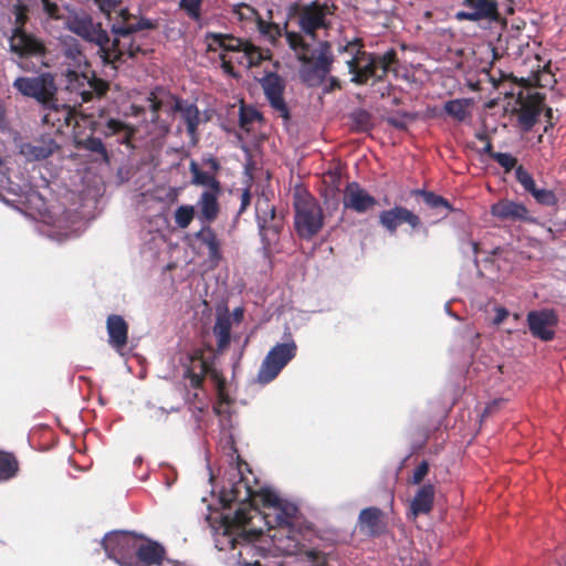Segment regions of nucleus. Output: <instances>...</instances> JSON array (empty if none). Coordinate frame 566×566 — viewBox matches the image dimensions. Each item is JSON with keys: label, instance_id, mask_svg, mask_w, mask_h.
<instances>
[{"label": "nucleus", "instance_id": "nucleus-1", "mask_svg": "<svg viewBox=\"0 0 566 566\" xmlns=\"http://www.w3.org/2000/svg\"><path fill=\"white\" fill-rule=\"evenodd\" d=\"M256 499H260L263 507L269 510L264 518L275 549L284 555H296L303 552L306 544L311 543L314 530L303 521L298 507L282 501L275 493L263 488L255 489L254 501Z\"/></svg>", "mask_w": 566, "mask_h": 566}, {"label": "nucleus", "instance_id": "nucleus-2", "mask_svg": "<svg viewBox=\"0 0 566 566\" xmlns=\"http://www.w3.org/2000/svg\"><path fill=\"white\" fill-rule=\"evenodd\" d=\"M339 51L349 55L346 65L350 81L357 85H365L369 80L382 82L389 72H398L399 59L394 49L382 54L370 53L364 50L361 39H354L339 45Z\"/></svg>", "mask_w": 566, "mask_h": 566}, {"label": "nucleus", "instance_id": "nucleus-3", "mask_svg": "<svg viewBox=\"0 0 566 566\" xmlns=\"http://www.w3.org/2000/svg\"><path fill=\"white\" fill-rule=\"evenodd\" d=\"M248 521L247 511H235L233 514H224L221 517L217 530L216 546L219 551L237 553L238 562L242 566H261L260 557L263 556L261 548L252 542L254 532H247L244 526Z\"/></svg>", "mask_w": 566, "mask_h": 566}, {"label": "nucleus", "instance_id": "nucleus-4", "mask_svg": "<svg viewBox=\"0 0 566 566\" xmlns=\"http://www.w3.org/2000/svg\"><path fill=\"white\" fill-rule=\"evenodd\" d=\"M66 28L84 41L95 44L98 48L97 53L104 64H116V60L122 54L118 49V35L111 39L102 22L95 21L92 15L82 12L70 18L66 22Z\"/></svg>", "mask_w": 566, "mask_h": 566}, {"label": "nucleus", "instance_id": "nucleus-5", "mask_svg": "<svg viewBox=\"0 0 566 566\" xmlns=\"http://www.w3.org/2000/svg\"><path fill=\"white\" fill-rule=\"evenodd\" d=\"M229 479L220 491V501L224 507L238 503L235 511L245 510L248 521L253 518L252 513L259 514L254 507L255 489L250 484L248 476H254L249 464L240 455L237 457V465L229 472ZM255 481V478H253Z\"/></svg>", "mask_w": 566, "mask_h": 566}, {"label": "nucleus", "instance_id": "nucleus-6", "mask_svg": "<svg viewBox=\"0 0 566 566\" xmlns=\"http://www.w3.org/2000/svg\"><path fill=\"white\" fill-rule=\"evenodd\" d=\"M181 364L185 368L184 376L190 380L192 388H201L205 377L209 376L216 384L219 399L222 402H228L226 379L221 373L213 367L211 357H206L203 349H193L187 354Z\"/></svg>", "mask_w": 566, "mask_h": 566}, {"label": "nucleus", "instance_id": "nucleus-7", "mask_svg": "<svg viewBox=\"0 0 566 566\" xmlns=\"http://www.w3.org/2000/svg\"><path fill=\"white\" fill-rule=\"evenodd\" d=\"M294 227L304 240L313 239L324 227V213L319 202L308 192L294 198Z\"/></svg>", "mask_w": 566, "mask_h": 566}, {"label": "nucleus", "instance_id": "nucleus-8", "mask_svg": "<svg viewBox=\"0 0 566 566\" xmlns=\"http://www.w3.org/2000/svg\"><path fill=\"white\" fill-rule=\"evenodd\" d=\"M298 59L304 63L301 76L310 86L319 85L332 70L334 57L331 44L319 42L317 48L310 52H301Z\"/></svg>", "mask_w": 566, "mask_h": 566}, {"label": "nucleus", "instance_id": "nucleus-9", "mask_svg": "<svg viewBox=\"0 0 566 566\" xmlns=\"http://www.w3.org/2000/svg\"><path fill=\"white\" fill-rule=\"evenodd\" d=\"M297 355V345L293 338L275 344L265 355L259 368L256 380L261 385L273 381Z\"/></svg>", "mask_w": 566, "mask_h": 566}, {"label": "nucleus", "instance_id": "nucleus-10", "mask_svg": "<svg viewBox=\"0 0 566 566\" xmlns=\"http://www.w3.org/2000/svg\"><path fill=\"white\" fill-rule=\"evenodd\" d=\"M255 218L264 247L277 240L283 228V219L276 214L270 193L262 191L255 201Z\"/></svg>", "mask_w": 566, "mask_h": 566}, {"label": "nucleus", "instance_id": "nucleus-11", "mask_svg": "<svg viewBox=\"0 0 566 566\" xmlns=\"http://www.w3.org/2000/svg\"><path fill=\"white\" fill-rule=\"evenodd\" d=\"M12 86L23 96L32 97L42 105H46L51 102L57 92L54 77L51 73H42L34 77H17Z\"/></svg>", "mask_w": 566, "mask_h": 566}, {"label": "nucleus", "instance_id": "nucleus-12", "mask_svg": "<svg viewBox=\"0 0 566 566\" xmlns=\"http://www.w3.org/2000/svg\"><path fill=\"white\" fill-rule=\"evenodd\" d=\"M335 6L313 1L308 4H294V13L298 18L301 30L307 35L315 36L317 30L326 28V15L333 13Z\"/></svg>", "mask_w": 566, "mask_h": 566}, {"label": "nucleus", "instance_id": "nucleus-13", "mask_svg": "<svg viewBox=\"0 0 566 566\" xmlns=\"http://www.w3.org/2000/svg\"><path fill=\"white\" fill-rule=\"evenodd\" d=\"M464 7L455 13L458 21H499L500 11L497 0H462Z\"/></svg>", "mask_w": 566, "mask_h": 566}, {"label": "nucleus", "instance_id": "nucleus-14", "mask_svg": "<svg viewBox=\"0 0 566 566\" xmlns=\"http://www.w3.org/2000/svg\"><path fill=\"white\" fill-rule=\"evenodd\" d=\"M260 85L273 111L285 120L290 119V109L283 96L285 81L277 73L269 72L260 80Z\"/></svg>", "mask_w": 566, "mask_h": 566}, {"label": "nucleus", "instance_id": "nucleus-15", "mask_svg": "<svg viewBox=\"0 0 566 566\" xmlns=\"http://www.w3.org/2000/svg\"><path fill=\"white\" fill-rule=\"evenodd\" d=\"M528 329L533 337L549 342L555 337L557 315L552 310L531 311L526 316Z\"/></svg>", "mask_w": 566, "mask_h": 566}, {"label": "nucleus", "instance_id": "nucleus-16", "mask_svg": "<svg viewBox=\"0 0 566 566\" xmlns=\"http://www.w3.org/2000/svg\"><path fill=\"white\" fill-rule=\"evenodd\" d=\"M44 114L42 123L50 126L55 133H62L75 120V111L66 104H59L55 96L46 105H43Z\"/></svg>", "mask_w": 566, "mask_h": 566}, {"label": "nucleus", "instance_id": "nucleus-17", "mask_svg": "<svg viewBox=\"0 0 566 566\" xmlns=\"http://www.w3.org/2000/svg\"><path fill=\"white\" fill-rule=\"evenodd\" d=\"M379 223L392 234L403 223H407L413 230L418 229L421 226V219L406 207L395 206L379 213Z\"/></svg>", "mask_w": 566, "mask_h": 566}, {"label": "nucleus", "instance_id": "nucleus-18", "mask_svg": "<svg viewBox=\"0 0 566 566\" xmlns=\"http://www.w3.org/2000/svg\"><path fill=\"white\" fill-rule=\"evenodd\" d=\"M490 212L501 221L527 223H534L536 221L523 203L510 199L496 201L491 206Z\"/></svg>", "mask_w": 566, "mask_h": 566}, {"label": "nucleus", "instance_id": "nucleus-19", "mask_svg": "<svg viewBox=\"0 0 566 566\" xmlns=\"http://www.w3.org/2000/svg\"><path fill=\"white\" fill-rule=\"evenodd\" d=\"M377 205L374 196L369 195L358 182L347 184L343 193V206L357 213H365Z\"/></svg>", "mask_w": 566, "mask_h": 566}, {"label": "nucleus", "instance_id": "nucleus-20", "mask_svg": "<svg viewBox=\"0 0 566 566\" xmlns=\"http://www.w3.org/2000/svg\"><path fill=\"white\" fill-rule=\"evenodd\" d=\"M9 42L11 51L21 57L42 56L45 53L44 44L25 30L13 29Z\"/></svg>", "mask_w": 566, "mask_h": 566}, {"label": "nucleus", "instance_id": "nucleus-21", "mask_svg": "<svg viewBox=\"0 0 566 566\" xmlns=\"http://www.w3.org/2000/svg\"><path fill=\"white\" fill-rule=\"evenodd\" d=\"M70 75L74 76V81L78 87H83L78 92L83 103L91 102L94 98H102L109 90V83L97 77L95 73L88 76L86 74L78 75L76 72H71Z\"/></svg>", "mask_w": 566, "mask_h": 566}, {"label": "nucleus", "instance_id": "nucleus-22", "mask_svg": "<svg viewBox=\"0 0 566 566\" xmlns=\"http://www.w3.org/2000/svg\"><path fill=\"white\" fill-rule=\"evenodd\" d=\"M357 526L360 533L369 537H378L387 531L385 514L378 507H366L359 513Z\"/></svg>", "mask_w": 566, "mask_h": 566}, {"label": "nucleus", "instance_id": "nucleus-23", "mask_svg": "<svg viewBox=\"0 0 566 566\" xmlns=\"http://www.w3.org/2000/svg\"><path fill=\"white\" fill-rule=\"evenodd\" d=\"M165 558V547L158 542L146 539L138 544L134 566H160Z\"/></svg>", "mask_w": 566, "mask_h": 566}, {"label": "nucleus", "instance_id": "nucleus-24", "mask_svg": "<svg viewBox=\"0 0 566 566\" xmlns=\"http://www.w3.org/2000/svg\"><path fill=\"white\" fill-rule=\"evenodd\" d=\"M172 113H180L187 126V133L193 142H197V130L200 124V112L196 104L186 99L174 97V104L170 107Z\"/></svg>", "mask_w": 566, "mask_h": 566}, {"label": "nucleus", "instance_id": "nucleus-25", "mask_svg": "<svg viewBox=\"0 0 566 566\" xmlns=\"http://www.w3.org/2000/svg\"><path fill=\"white\" fill-rule=\"evenodd\" d=\"M436 490L432 483L421 485L410 502L408 517L417 518L419 515H427L433 509Z\"/></svg>", "mask_w": 566, "mask_h": 566}, {"label": "nucleus", "instance_id": "nucleus-26", "mask_svg": "<svg viewBox=\"0 0 566 566\" xmlns=\"http://www.w3.org/2000/svg\"><path fill=\"white\" fill-rule=\"evenodd\" d=\"M222 192L220 190H205L198 201V219L203 223H211L217 220L220 213L219 197Z\"/></svg>", "mask_w": 566, "mask_h": 566}, {"label": "nucleus", "instance_id": "nucleus-27", "mask_svg": "<svg viewBox=\"0 0 566 566\" xmlns=\"http://www.w3.org/2000/svg\"><path fill=\"white\" fill-rule=\"evenodd\" d=\"M106 328L109 345L120 352L128 342L127 322L120 315L111 314L106 319Z\"/></svg>", "mask_w": 566, "mask_h": 566}, {"label": "nucleus", "instance_id": "nucleus-28", "mask_svg": "<svg viewBox=\"0 0 566 566\" xmlns=\"http://www.w3.org/2000/svg\"><path fill=\"white\" fill-rule=\"evenodd\" d=\"M542 109L543 97L539 94L532 95L521 105L517 112V119L523 130L528 132L533 128Z\"/></svg>", "mask_w": 566, "mask_h": 566}, {"label": "nucleus", "instance_id": "nucleus-29", "mask_svg": "<svg viewBox=\"0 0 566 566\" xmlns=\"http://www.w3.org/2000/svg\"><path fill=\"white\" fill-rule=\"evenodd\" d=\"M57 148L52 138H41L33 143H22L20 154L29 161L43 160L50 157Z\"/></svg>", "mask_w": 566, "mask_h": 566}, {"label": "nucleus", "instance_id": "nucleus-30", "mask_svg": "<svg viewBox=\"0 0 566 566\" xmlns=\"http://www.w3.org/2000/svg\"><path fill=\"white\" fill-rule=\"evenodd\" d=\"M208 42V51H216L218 48L227 52H241L245 48L248 41L235 38L230 34L208 32L206 35Z\"/></svg>", "mask_w": 566, "mask_h": 566}, {"label": "nucleus", "instance_id": "nucleus-31", "mask_svg": "<svg viewBox=\"0 0 566 566\" xmlns=\"http://www.w3.org/2000/svg\"><path fill=\"white\" fill-rule=\"evenodd\" d=\"M196 238L207 247L210 262L218 264L222 258L221 242L214 230L208 224L203 226L196 234Z\"/></svg>", "mask_w": 566, "mask_h": 566}, {"label": "nucleus", "instance_id": "nucleus-32", "mask_svg": "<svg viewBox=\"0 0 566 566\" xmlns=\"http://www.w3.org/2000/svg\"><path fill=\"white\" fill-rule=\"evenodd\" d=\"M189 171L191 174V185L206 187L207 190L222 189L217 176L208 170H203L193 159L189 164Z\"/></svg>", "mask_w": 566, "mask_h": 566}, {"label": "nucleus", "instance_id": "nucleus-33", "mask_svg": "<svg viewBox=\"0 0 566 566\" xmlns=\"http://www.w3.org/2000/svg\"><path fill=\"white\" fill-rule=\"evenodd\" d=\"M105 137L118 136V143L129 145L135 135V128L120 119L109 118L102 130Z\"/></svg>", "mask_w": 566, "mask_h": 566}, {"label": "nucleus", "instance_id": "nucleus-34", "mask_svg": "<svg viewBox=\"0 0 566 566\" xmlns=\"http://www.w3.org/2000/svg\"><path fill=\"white\" fill-rule=\"evenodd\" d=\"M475 138L486 142V145L482 148L481 153L488 154L493 160L503 167L505 171H511L513 168H515L517 159L509 153L493 151L491 138L485 132L475 133Z\"/></svg>", "mask_w": 566, "mask_h": 566}, {"label": "nucleus", "instance_id": "nucleus-35", "mask_svg": "<svg viewBox=\"0 0 566 566\" xmlns=\"http://www.w3.org/2000/svg\"><path fill=\"white\" fill-rule=\"evenodd\" d=\"M213 334L217 337L218 350L223 352L231 340V317L228 312L218 313Z\"/></svg>", "mask_w": 566, "mask_h": 566}, {"label": "nucleus", "instance_id": "nucleus-36", "mask_svg": "<svg viewBox=\"0 0 566 566\" xmlns=\"http://www.w3.org/2000/svg\"><path fill=\"white\" fill-rule=\"evenodd\" d=\"M133 20L134 21H132V23H128L127 25L117 27L114 24L112 27V32L114 33V35H118V38H127L137 31L151 30L157 27V23L155 21H151L146 18L134 17Z\"/></svg>", "mask_w": 566, "mask_h": 566}, {"label": "nucleus", "instance_id": "nucleus-37", "mask_svg": "<svg viewBox=\"0 0 566 566\" xmlns=\"http://www.w3.org/2000/svg\"><path fill=\"white\" fill-rule=\"evenodd\" d=\"M19 470V461L14 453L0 451V482L13 479Z\"/></svg>", "mask_w": 566, "mask_h": 566}, {"label": "nucleus", "instance_id": "nucleus-38", "mask_svg": "<svg viewBox=\"0 0 566 566\" xmlns=\"http://www.w3.org/2000/svg\"><path fill=\"white\" fill-rule=\"evenodd\" d=\"M470 105L471 101L468 98L451 99L444 104V112L458 122H463L470 114Z\"/></svg>", "mask_w": 566, "mask_h": 566}, {"label": "nucleus", "instance_id": "nucleus-39", "mask_svg": "<svg viewBox=\"0 0 566 566\" xmlns=\"http://www.w3.org/2000/svg\"><path fill=\"white\" fill-rule=\"evenodd\" d=\"M77 147L88 150L91 153L98 154L102 157L103 161H105L106 164L109 163L108 151L105 145L103 144L102 139L98 137L90 136L85 139H81L77 142Z\"/></svg>", "mask_w": 566, "mask_h": 566}, {"label": "nucleus", "instance_id": "nucleus-40", "mask_svg": "<svg viewBox=\"0 0 566 566\" xmlns=\"http://www.w3.org/2000/svg\"><path fill=\"white\" fill-rule=\"evenodd\" d=\"M240 6L258 15V29L262 34L272 41L281 36V30L277 24L264 21L251 6L245 3H241Z\"/></svg>", "mask_w": 566, "mask_h": 566}, {"label": "nucleus", "instance_id": "nucleus-41", "mask_svg": "<svg viewBox=\"0 0 566 566\" xmlns=\"http://www.w3.org/2000/svg\"><path fill=\"white\" fill-rule=\"evenodd\" d=\"M415 193L417 196H421L424 203L432 209H443L446 212L452 210V207L447 199L432 191L417 190Z\"/></svg>", "mask_w": 566, "mask_h": 566}, {"label": "nucleus", "instance_id": "nucleus-42", "mask_svg": "<svg viewBox=\"0 0 566 566\" xmlns=\"http://www.w3.org/2000/svg\"><path fill=\"white\" fill-rule=\"evenodd\" d=\"M242 54V59L247 61L249 67L258 66L263 60L269 59V51L263 52L250 42L247 43Z\"/></svg>", "mask_w": 566, "mask_h": 566}, {"label": "nucleus", "instance_id": "nucleus-43", "mask_svg": "<svg viewBox=\"0 0 566 566\" xmlns=\"http://www.w3.org/2000/svg\"><path fill=\"white\" fill-rule=\"evenodd\" d=\"M195 217V208L190 205H184L176 209L175 211V223L180 229H186L191 223Z\"/></svg>", "mask_w": 566, "mask_h": 566}, {"label": "nucleus", "instance_id": "nucleus-44", "mask_svg": "<svg viewBox=\"0 0 566 566\" xmlns=\"http://www.w3.org/2000/svg\"><path fill=\"white\" fill-rule=\"evenodd\" d=\"M205 0H180L179 8L193 21L201 19V7Z\"/></svg>", "mask_w": 566, "mask_h": 566}, {"label": "nucleus", "instance_id": "nucleus-45", "mask_svg": "<svg viewBox=\"0 0 566 566\" xmlns=\"http://www.w3.org/2000/svg\"><path fill=\"white\" fill-rule=\"evenodd\" d=\"M118 49L122 52V54H120L119 59L116 60V63L124 62L125 56L133 59V57H136L138 53H143V54L146 53V51H144L140 48V45L135 43L134 41L125 42V41L119 40Z\"/></svg>", "mask_w": 566, "mask_h": 566}, {"label": "nucleus", "instance_id": "nucleus-46", "mask_svg": "<svg viewBox=\"0 0 566 566\" xmlns=\"http://www.w3.org/2000/svg\"><path fill=\"white\" fill-rule=\"evenodd\" d=\"M354 126L359 132H367L373 127L371 116L367 111L359 109L352 114Z\"/></svg>", "mask_w": 566, "mask_h": 566}, {"label": "nucleus", "instance_id": "nucleus-47", "mask_svg": "<svg viewBox=\"0 0 566 566\" xmlns=\"http://www.w3.org/2000/svg\"><path fill=\"white\" fill-rule=\"evenodd\" d=\"M260 118L261 114L253 107H245L244 105L240 107L239 123L241 128L249 130V126Z\"/></svg>", "mask_w": 566, "mask_h": 566}, {"label": "nucleus", "instance_id": "nucleus-48", "mask_svg": "<svg viewBox=\"0 0 566 566\" xmlns=\"http://www.w3.org/2000/svg\"><path fill=\"white\" fill-rule=\"evenodd\" d=\"M534 199L544 206H554L557 201L555 193L548 189H538L536 186L534 190L530 192Z\"/></svg>", "mask_w": 566, "mask_h": 566}, {"label": "nucleus", "instance_id": "nucleus-49", "mask_svg": "<svg viewBox=\"0 0 566 566\" xmlns=\"http://www.w3.org/2000/svg\"><path fill=\"white\" fill-rule=\"evenodd\" d=\"M515 176H516L517 181L523 186V188L527 192H531L534 190V187L536 186L535 181H534L533 177L531 176V174L523 166L516 167Z\"/></svg>", "mask_w": 566, "mask_h": 566}, {"label": "nucleus", "instance_id": "nucleus-50", "mask_svg": "<svg viewBox=\"0 0 566 566\" xmlns=\"http://www.w3.org/2000/svg\"><path fill=\"white\" fill-rule=\"evenodd\" d=\"M65 56L73 60L77 65H80L82 61L85 60L81 44L75 40L72 43L66 44Z\"/></svg>", "mask_w": 566, "mask_h": 566}, {"label": "nucleus", "instance_id": "nucleus-51", "mask_svg": "<svg viewBox=\"0 0 566 566\" xmlns=\"http://www.w3.org/2000/svg\"><path fill=\"white\" fill-rule=\"evenodd\" d=\"M286 40L293 50L298 51V54L301 52H310V46L304 42L301 34L296 32H286Z\"/></svg>", "mask_w": 566, "mask_h": 566}, {"label": "nucleus", "instance_id": "nucleus-52", "mask_svg": "<svg viewBox=\"0 0 566 566\" xmlns=\"http://www.w3.org/2000/svg\"><path fill=\"white\" fill-rule=\"evenodd\" d=\"M428 472H429V463H428V461L423 460L419 463V465L413 471V474L410 478L409 483L415 484V485L420 484L423 481V479L426 478V475L428 474Z\"/></svg>", "mask_w": 566, "mask_h": 566}, {"label": "nucleus", "instance_id": "nucleus-53", "mask_svg": "<svg viewBox=\"0 0 566 566\" xmlns=\"http://www.w3.org/2000/svg\"><path fill=\"white\" fill-rule=\"evenodd\" d=\"M28 7L25 4L19 3L14 6V15H15V28L24 30V25L28 21Z\"/></svg>", "mask_w": 566, "mask_h": 566}, {"label": "nucleus", "instance_id": "nucleus-54", "mask_svg": "<svg viewBox=\"0 0 566 566\" xmlns=\"http://www.w3.org/2000/svg\"><path fill=\"white\" fill-rule=\"evenodd\" d=\"M41 2L43 4V10L49 18L53 20L62 19L61 9L55 2H52L50 0H41Z\"/></svg>", "mask_w": 566, "mask_h": 566}, {"label": "nucleus", "instance_id": "nucleus-55", "mask_svg": "<svg viewBox=\"0 0 566 566\" xmlns=\"http://www.w3.org/2000/svg\"><path fill=\"white\" fill-rule=\"evenodd\" d=\"M201 165L202 167L207 168L208 171L214 174L216 176L221 169V164L219 159L212 155L202 157Z\"/></svg>", "mask_w": 566, "mask_h": 566}, {"label": "nucleus", "instance_id": "nucleus-56", "mask_svg": "<svg viewBox=\"0 0 566 566\" xmlns=\"http://www.w3.org/2000/svg\"><path fill=\"white\" fill-rule=\"evenodd\" d=\"M94 2L98 9L108 17L120 4V0H94Z\"/></svg>", "mask_w": 566, "mask_h": 566}, {"label": "nucleus", "instance_id": "nucleus-57", "mask_svg": "<svg viewBox=\"0 0 566 566\" xmlns=\"http://www.w3.org/2000/svg\"><path fill=\"white\" fill-rule=\"evenodd\" d=\"M251 199H252V196H251L250 188L243 189L241 192V196H240V208H239L238 214H242L243 212L247 211V209L251 205Z\"/></svg>", "mask_w": 566, "mask_h": 566}, {"label": "nucleus", "instance_id": "nucleus-58", "mask_svg": "<svg viewBox=\"0 0 566 566\" xmlns=\"http://www.w3.org/2000/svg\"><path fill=\"white\" fill-rule=\"evenodd\" d=\"M403 117H407V114H405L402 117H387L386 122L391 127H395L400 130H405V129H407V123L403 119Z\"/></svg>", "mask_w": 566, "mask_h": 566}, {"label": "nucleus", "instance_id": "nucleus-59", "mask_svg": "<svg viewBox=\"0 0 566 566\" xmlns=\"http://www.w3.org/2000/svg\"><path fill=\"white\" fill-rule=\"evenodd\" d=\"M510 81L512 83H515V78L512 74H505L503 72H500V78L492 77L493 86L496 90H501L502 86H504L505 82Z\"/></svg>", "mask_w": 566, "mask_h": 566}, {"label": "nucleus", "instance_id": "nucleus-60", "mask_svg": "<svg viewBox=\"0 0 566 566\" xmlns=\"http://www.w3.org/2000/svg\"><path fill=\"white\" fill-rule=\"evenodd\" d=\"M308 556L315 563V566H327L326 557L319 552L311 551Z\"/></svg>", "mask_w": 566, "mask_h": 566}, {"label": "nucleus", "instance_id": "nucleus-61", "mask_svg": "<svg viewBox=\"0 0 566 566\" xmlns=\"http://www.w3.org/2000/svg\"><path fill=\"white\" fill-rule=\"evenodd\" d=\"M9 128V120L7 117V108L3 103L0 102V129L6 130Z\"/></svg>", "mask_w": 566, "mask_h": 566}, {"label": "nucleus", "instance_id": "nucleus-62", "mask_svg": "<svg viewBox=\"0 0 566 566\" xmlns=\"http://www.w3.org/2000/svg\"><path fill=\"white\" fill-rule=\"evenodd\" d=\"M509 311L504 307H497L496 308V314H495V317L493 319V323L495 325H499L501 323H503V321L509 316Z\"/></svg>", "mask_w": 566, "mask_h": 566}, {"label": "nucleus", "instance_id": "nucleus-63", "mask_svg": "<svg viewBox=\"0 0 566 566\" xmlns=\"http://www.w3.org/2000/svg\"><path fill=\"white\" fill-rule=\"evenodd\" d=\"M220 60H221V66L223 69V71L230 75H234V67L232 65V62L231 61H228L226 59V55L224 54H221L220 55Z\"/></svg>", "mask_w": 566, "mask_h": 566}, {"label": "nucleus", "instance_id": "nucleus-64", "mask_svg": "<svg viewBox=\"0 0 566 566\" xmlns=\"http://www.w3.org/2000/svg\"><path fill=\"white\" fill-rule=\"evenodd\" d=\"M119 17L123 21V25H127L128 23H132V20L134 18V15L129 13L128 9H120Z\"/></svg>", "mask_w": 566, "mask_h": 566}]
</instances>
